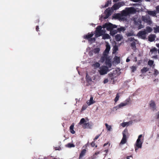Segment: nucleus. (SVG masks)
<instances>
[{"label": "nucleus", "mask_w": 159, "mask_h": 159, "mask_svg": "<svg viewBox=\"0 0 159 159\" xmlns=\"http://www.w3.org/2000/svg\"><path fill=\"white\" fill-rule=\"evenodd\" d=\"M136 11V10L134 7H126L125 10L122 11L121 14H115L113 17L116 19H121L123 18V16H127L130 14H134Z\"/></svg>", "instance_id": "f257e3e1"}, {"label": "nucleus", "mask_w": 159, "mask_h": 159, "mask_svg": "<svg viewBox=\"0 0 159 159\" xmlns=\"http://www.w3.org/2000/svg\"><path fill=\"white\" fill-rule=\"evenodd\" d=\"M132 20L133 22V28L140 30L144 27V25L142 24V21L139 16H134L132 17Z\"/></svg>", "instance_id": "f03ea898"}, {"label": "nucleus", "mask_w": 159, "mask_h": 159, "mask_svg": "<svg viewBox=\"0 0 159 159\" xmlns=\"http://www.w3.org/2000/svg\"><path fill=\"white\" fill-rule=\"evenodd\" d=\"M152 31V29L149 26H147L145 29H144L139 32L136 36L139 39L143 40L146 39L147 35L149 33H151Z\"/></svg>", "instance_id": "7ed1b4c3"}, {"label": "nucleus", "mask_w": 159, "mask_h": 159, "mask_svg": "<svg viewBox=\"0 0 159 159\" xmlns=\"http://www.w3.org/2000/svg\"><path fill=\"white\" fill-rule=\"evenodd\" d=\"M142 137V134H140L138 136V138L134 145L135 151L136 152H137L139 148H142V144L143 142V139L141 140V139Z\"/></svg>", "instance_id": "20e7f679"}, {"label": "nucleus", "mask_w": 159, "mask_h": 159, "mask_svg": "<svg viewBox=\"0 0 159 159\" xmlns=\"http://www.w3.org/2000/svg\"><path fill=\"white\" fill-rule=\"evenodd\" d=\"M130 100L129 98L126 99L124 102H121L119 105L114 107L113 109H116V110L119 108H122L126 106L129 104V102Z\"/></svg>", "instance_id": "39448f33"}, {"label": "nucleus", "mask_w": 159, "mask_h": 159, "mask_svg": "<svg viewBox=\"0 0 159 159\" xmlns=\"http://www.w3.org/2000/svg\"><path fill=\"white\" fill-rule=\"evenodd\" d=\"M99 69L98 71L101 75H103L107 74L108 71V67L106 66H102L99 67Z\"/></svg>", "instance_id": "423d86ee"}, {"label": "nucleus", "mask_w": 159, "mask_h": 159, "mask_svg": "<svg viewBox=\"0 0 159 159\" xmlns=\"http://www.w3.org/2000/svg\"><path fill=\"white\" fill-rule=\"evenodd\" d=\"M117 26L116 25H113L111 23H106L102 26L103 28H106L107 30L110 31L112 29L116 28Z\"/></svg>", "instance_id": "0eeeda50"}, {"label": "nucleus", "mask_w": 159, "mask_h": 159, "mask_svg": "<svg viewBox=\"0 0 159 159\" xmlns=\"http://www.w3.org/2000/svg\"><path fill=\"white\" fill-rule=\"evenodd\" d=\"M141 18L142 20L148 25H150L152 24V22L150 17L148 15L142 16Z\"/></svg>", "instance_id": "6e6552de"}, {"label": "nucleus", "mask_w": 159, "mask_h": 159, "mask_svg": "<svg viewBox=\"0 0 159 159\" xmlns=\"http://www.w3.org/2000/svg\"><path fill=\"white\" fill-rule=\"evenodd\" d=\"M125 5V3L124 2H120L115 3L111 7L112 10H116L119 9L121 7Z\"/></svg>", "instance_id": "1a4fd4ad"}, {"label": "nucleus", "mask_w": 159, "mask_h": 159, "mask_svg": "<svg viewBox=\"0 0 159 159\" xmlns=\"http://www.w3.org/2000/svg\"><path fill=\"white\" fill-rule=\"evenodd\" d=\"M128 41L130 43V46L132 48H135L136 43H138V40L133 37L129 38L128 39Z\"/></svg>", "instance_id": "9d476101"}, {"label": "nucleus", "mask_w": 159, "mask_h": 159, "mask_svg": "<svg viewBox=\"0 0 159 159\" xmlns=\"http://www.w3.org/2000/svg\"><path fill=\"white\" fill-rule=\"evenodd\" d=\"M127 130L125 129L122 132L123 138L120 143V145L121 146L125 143L127 142L126 133L127 132Z\"/></svg>", "instance_id": "9b49d317"}, {"label": "nucleus", "mask_w": 159, "mask_h": 159, "mask_svg": "<svg viewBox=\"0 0 159 159\" xmlns=\"http://www.w3.org/2000/svg\"><path fill=\"white\" fill-rule=\"evenodd\" d=\"M94 34L92 32L91 34L89 33L88 34L84 36V38L85 39H89V42L91 43L94 42L95 41V39L94 38H90Z\"/></svg>", "instance_id": "f8f14e48"}, {"label": "nucleus", "mask_w": 159, "mask_h": 159, "mask_svg": "<svg viewBox=\"0 0 159 159\" xmlns=\"http://www.w3.org/2000/svg\"><path fill=\"white\" fill-rule=\"evenodd\" d=\"M111 9L108 8L105 11V13L106 16H102V18H103L104 19H107L111 15Z\"/></svg>", "instance_id": "ddd939ff"}, {"label": "nucleus", "mask_w": 159, "mask_h": 159, "mask_svg": "<svg viewBox=\"0 0 159 159\" xmlns=\"http://www.w3.org/2000/svg\"><path fill=\"white\" fill-rule=\"evenodd\" d=\"M94 34L95 37L96 38L102 35L101 30V26H98L96 28Z\"/></svg>", "instance_id": "4468645a"}, {"label": "nucleus", "mask_w": 159, "mask_h": 159, "mask_svg": "<svg viewBox=\"0 0 159 159\" xmlns=\"http://www.w3.org/2000/svg\"><path fill=\"white\" fill-rule=\"evenodd\" d=\"M100 51V49L99 48H97L93 50L90 51L89 53V55L90 56H93L94 55H98Z\"/></svg>", "instance_id": "2eb2a0df"}, {"label": "nucleus", "mask_w": 159, "mask_h": 159, "mask_svg": "<svg viewBox=\"0 0 159 159\" xmlns=\"http://www.w3.org/2000/svg\"><path fill=\"white\" fill-rule=\"evenodd\" d=\"M93 125L91 122L86 123H84L82 125V127L84 129H91V128Z\"/></svg>", "instance_id": "dca6fc26"}, {"label": "nucleus", "mask_w": 159, "mask_h": 159, "mask_svg": "<svg viewBox=\"0 0 159 159\" xmlns=\"http://www.w3.org/2000/svg\"><path fill=\"white\" fill-rule=\"evenodd\" d=\"M106 49L103 52L104 54H105L107 55V54H108L110 49V46L109 44L107 43L106 45Z\"/></svg>", "instance_id": "f3484780"}, {"label": "nucleus", "mask_w": 159, "mask_h": 159, "mask_svg": "<svg viewBox=\"0 0 159 159\" xmlns=\"http://www.w3.org/2000/svg\"><path fill=\"white\" fill-rule=\"evenodd\" d=\"M95 102V101L93 100V97L91 96L90 100L87 102V104L89 106H90L92 104H93Z\"/></svg>", "instance_id": "a211bd4d"}, {"label": "nucleus", "mask_w": 159, "mask_h": 159, "mask_svg": "<svg viewBox=\"0 0 159 159\" xmlns=\"http://www.w3.org/2000/svg\"><path fill=\"white\" fill-rule=\"evenodd\" d=\"M147 12L148 15L152 16H155L156 15V11H148Z\"/></svg>", "instance_id": "6ab92c4d"}, {"label": "nucleus", "mask_w": 159, "mask_h": 159, "mask_svg": "<svg viewBox=\"0 0 159 159\" xmlns=\"http://www.w3.org/2000/svg\"><path fill=\"white\" fill-rule=\"evenodd\" d=\"M107 55L103 54V56L101 57L100 60L99 61V62L101 63H103L104 61L107 60Z\"/></svg>", "instance_id": "aec40b11"}, {"label": "nucleus", "mask_w": 159, "mask_h": 159, "mask_svg": "<svg viewBox=\"0 0 159 159\" xmlns=\"http://www.w3.org/2000/svg\"><path fill=\"white\" fill-rule=\"evenodd\" d=\"M156 36L154 34H151L148 36V40L150 42L153 41L155 40Z\"/></svg>", "instance_id": "412c9836"}, {"label": "nucleus", "mask_w": 159, "mask_h": 159, "mask_svg": "<svg viewBox=\"0 0 159 159\" xmlns=\"http://www.w3.org/2000/svg\"><path fill=\"white\" fill-rule=\"evenodd\" d=\"M100 64L99 61L98 62H94V63L92 65V66L94 67L95 69H97V68L100 67Z\"/></svg>", "instance_id": "4be33fe9"}, {"label": "nucleus", "mask_w": 159, "mask_h": 159, "mask_svg": "<svg viewBox=\"0 0 159 159\" xmlns=\"http://www.w3.org/2000/svg\"><path fill=\"white\" fill-rule=\"evenodd\" d=\"M150 107L152 110L154 111L156 109V105L155 102L153 101H151L150 103Z\"/></svg>", "instance_id": "5701e85b"}, {"label": "nucleus", "mask_w": 159, "mask_h": 159, "mask_svg": "<svg viewBox=\"0 0 159 159\" xmlns=\"http://www.w3.org/2000/svg\"><path fill=\"white\" fill-rule=\"evenodd\" d=\"M123 39V36L120 34H117L115 37V39L116 41H120Z\"/></svg>", "instance_id": "b1692460"}, {"label": "nucleus", "mask_w": 159, "mask_h": 159, "mask_svg": "<svg viewBox=\"0 0 159 159\" xmlns=\"http://www.w3.org/2000/svg\"><path fill=\"white\" fill-rule=\"evenodd\" d=\"M117 32V30H114V29H112L110 31V34L113 36L115 34H116Z\"/></svg>", "instance_id": "393cba45"}, {"label": "nucleus", "mask_w": 159, "mask_h": 159, "mask_svg": "<svg viewBox=\"0 0 159 159\" xmlns=\"http://www.w3.org/2000/svg\"><path fill=\"white\" fill-rule=\"evenodd\" d=\"M114 61L117 64L120 63V57L117 56H115L114 58Z\"/></svg>", "instance_id": "a878e982"}, {"label": "nucleus", "mask_w": 159, "mask_h": 159, "mask_svg": "<svg viewBox=\"0 0 159 159\" xmlns=\"http://www.w3.org/2000/svg\"><path fill=\"white\" fill-rule=\"evenodd\" d=\"M86 150L85 149H83L81 152L80 155V158L81 157H82L83 156H84L86 153Z\"/></svg>", "instance_id": "bb28decb"}, {"label": "nucleus", "mask_w": 159, "mask_h": 159, "mask_svg": "<svg viewBox=\"0 0 159 159\" xmlns=\"http://www.w3.org/2000/svg\"><path fill=\"white\" fill-rule=\"evenodd\" d=\"M102 35V39H109L110 38L109 35L107 34H104Z\"/></svg>", "instance_id": "cd10ccee"}, {"label": "nucleus", "mask_w": 159, "mask_h": 159, "mask_svg": "<svg viewBox=\"0 0 159 159\" xmlns=\"http://www.w3.org/2000/svg\"><path fill=\"white\" fill-rule=\"evenodd\" d=\"M106 65L108 67L110 68L111 67L112 65L111 61L109 60H106L105 62Z\"/></svg>", "instance_id": "c85d7f7f"}, {"label": "nucleus", "mask_w": 159, "mask_h": 159, "mask_svg": "<svg viewBox=\"0 0 159 159\" xmlns=\"http://www.w3.org/2000/svg\"><path fill=\"white\" fill-rule=\"evenodd\" d=\"M105 125L106 127V129L107 131H111L112 129V127L111 126L107 124H105Z\"/></svg>", "instance_id": "c756f323"}, {"label": "nucleus", "mask_w": 159, "mask_h": 159, "mask_svg": "<svg viewBox=\"0 0 159 159\" xmlns=\"http://www.w3.org/2000/svg\"><path fill=\"white\" fill-rule=\"evenodd\" d=\"M86 122L84 118H83L81 119L78 125H81L83 124V125L84 123H86Z\"/></svg>", "instance_id": "7c9ffc66"}, {"label": "nucleus", "mask_w": 159, "mask_h": 159, "mask_svg": "<svg viewBox=\"0 0 159 159\" xmlns=\"http://www.w3.org/2000/svg\"><path fill=\"white\" fill-rule=\"evenodd\" d=\"M126 35L127 36H135L134 33L133 31H131L130 32H128L126 33Z\"/></svg>", "instance_id": "2f4dec72"}, {"label": "nucleus", "mask_w": 159, "mask_h": 159, "mask_svg": "<svg viewBox=\"0 0 159 159\" xmlns=\"http://www.w3.org/2000/svg\"><path fill=\"white\" fill-rule=\"evenodd\" d=\"M66 147L69 148H71L74 147H75V145L73 144L70 143L66 145Z\"/></svg>", "instance_id": "473e14b6"}, {"label": "nucleus", "mask_w": 159, "mask_h": 159, "mask_svg": "<svg viewBox=\"0 0 159 159\" xmlns=\"http://www.w3.org/2000/svg\"><path fill=\"white\" fill-rule=\"evenodd\" d=\"M86 79L87 81L88 82H90L92 81L91 78L87 74H86Z\"/></svg>", "instance_id": "72a5a7b5"}, {"label": "nucleus", "mask_w": 159, "mask_h": 159, "mask_svg": "<svg viewBox=\"0 0 159 159\" xmlns=\"http://www.w3.org/2000/svg\"><path fill=\"white\" fill-rule=\"evenodd\" d=\"M149 69L147 67H144L141 70V72L142 73H145L148 71Z\"/></svg>", "instance_id": "f704fd0d"}, {"label": "nucleus", "mask_w": 159, "mask_h": 159, "mask_svg": "<svg viewBox=\"0 0 159 159\" xmlns=\"http://www.w3.org/2000/svg\"><path fill=\"white\" fill-rule=\"evenodd\" d=\"M154 32L155 33H157L159 32V26H156L154 27L153 28Z\"/></svg>", "instance_id": "c9c22d12"}, {"label": "nucleus", "mask_w": 159, "mask_h": 159, "mask_svg": "<svg viewBox=\"0 0 159 159\" xmlns=\"http://www.w3.org/2000/svg\"><path fill=\"white\" fill-rule=\"evenodd\" d=\"M129 122H124L121 124V125L123 127H125L126 126H128L129 125Z\"/></svg>", "instance_id": "e433bc0d"}, {"label": "nucleus", "mask_w": 159, "mask_h": 159, "mask_svg": "<svg viewBox=\"0 0 159 159\" xmlns=\"http://www.w3.org/2000/svg\"><path fill=\"white\" fill-rule=\"evenodd\" d=\"M153 63L154 61H153L149 60L148 62V65L151 67L152 66Z\"/></svg>", "instance_id": "4c0bfd02"}, {"label": "nucleus", "mask_w": 159, "mask_h": 159, "mask_svg": "<svg viewBox=\"0 0 159 159\" xmlns=\"http://www.w3.org/2000/svg\"><path fill=\"white\" fill-rule=\"evenodd\" d=\"M111 1H108L107 2V3L105 4V5L104 6H103V7H107L109 5L111 4Z\"/></svg>", "instance_id": "58836bf2"}, {"label": "nucleus", "mask_w": 159, "mask_h": 159, "mask_svg": "<svg viewBox=\"0 0 159 159\" xmlns=\"http://www.w3.org/2000/svg\"><path fill=\"white\" fill-rule=\"evenodd\" d=\"M117 30L119 32H120V31H123L125 30V27H120L119 28H118L117 29Z\"/></svg>", "instance_id": "ea45409f"}, {"label": "nucleus", "mask_w": 159, "mask_h": 159, "mask_svg": "<svg viewBox=\"0 0 159 159\" xmlns=\"http://www.w3.org/2000/svg\"><path fill=\"white\" fill-rule=\"evenodd\" d=\"M102 27L101 26V32H102V35H103V34H105V33L106 32V30H105V29H104L103 28V29H102Z\"/></svg>", "instance_id": "a19ab883"}, {"label": "nucleus", "mask_w": 159, "mask_h": 159, "mask_svg": "<svg viewBox=\"0 0 159 159\" xmlns=\"http://www.w3.org/2000/svg\"><path fill=\"white\" fill-rule=\"evenodd\" d=\"M119 95L118 94H117L116 95V96L115 98V102H116L117 101L119 100Z\"/></svg>", "instance_id": "79ce46f5"}, {"label": "nucleus", "mask_w": 159, "mask_h": 159, "mask_svg": "<svg viewBox=\"0 0 159 159\" xmlns=\"http://www.w3.org/2000/svg\"><path fill=\"white\" fill-rule=\"evenodd\" d=\"M151 52H157V49L155 48H154L150 50Z\"/></svg>", "instance_id": "37998d69"}, {"label": "nucleus", "mask_w": 159, "mask_h": 159, "mask_svg": "<svg viewBox=\"0 0 159 159\" xmlns=\"http://www.w3.org/2000/svg\"><path fill=\"white\" fill-rule=\"evenodd\" d=\"M131 69L132 70V71L133 72H134V71L136 70V67L134 66H133L131 67Z\"/></svg>", "instance_id": "c03bdc74"}, {"label": "nucleus", "mask_w": 159, "mask_h": 159, "mask_svg": "<svg viewBox=\"0 0 159 159\" xmlns=\"http://www.w3.org/2000/svg\"><path fill=\"white\" fill-rule=\"evenodd\" d=\"M154 75H157L159 74V72L158 70H157L156 69L154 70Z\"/></svg>", "instance_id": "a18cd8bd"}, {"label": "nucleus", "mask_w": 159, "mask_h": 159, "mask_svg": "<svg viewBox=\"0 0 159 159\" xmlns=\"http://www.w3.org/2000/svg\"><path fill=\"white\" fill-rule=\"evenodd\" d=\"M74 124L72 123L70 127V130L73 129L74 127Z\"/></svg>", "instance_id": "49530a36"}, {"label": "nucleus", "mask_w": 159, "mask_h": 159, "mask_svg": "<svg viewBox=\"0 0 159 159\" xmlns=\"http://www.w3.org/2000/svg\"><path fill=\"white\" fill-rule=\"evenodd\" d=\"M87 107V105L83 106L82 107V111L84 110H85Z\"/></svg>", "instance_id": "de8ad7c7"}, {"label": "nucleus", "mask_w": 159, "mask_h": 159, "mask_svg": "<svg viewBox=\"0 0 159 159\" xmlns=\"http://www.w3.org/2000/svg\"><path fill=\"white\" fill-rule=\"evenodd\" d=\"M156 12L159 13V5L157 6L156 7Z\"/></svg>", "instance_id": "09e8293b"}, {"label": "nucleus", "mask_w": 159, "mask_h": 159, "mask_svg": "<svg viewBox=\"0 0 159 159\" xmlns=\"http://www.w3.org/2000/svg\"><path fill=\"white\" fill-rule=\"evenodd\" d=\"M90 144L92 147H94L95 146V141L92 142Z\"/></svg>", "instance_id": "8fccbe9b"}, {"label": "nucleus", "mask_w": 159, "mask_h": 159, "mask_svg": "<svg viewBox=\"0 0 159 159\" xmlns=\"http://www.w3.org/2000/svg\"><path fill=\"white\" fill-rule=\"evenodd\" d=\"M113 52H116L118 50V48L116 46H115L113 48Z\"/></svg>", "instance_id": "3c124183"}, {"label": "nucleus", "mask_w": 159, "mask_h": 159, "mask_svg": "<svg viewBox=\"0 0 159 159\" xmlns=\"http://www.w3.org/2000/svg\"><path fill=\"white\" fill-rule=\"evenodd\" d=\"M100 134H99V135H97L95 137V138H94V141H95V140H96L97 139H98V138L100 136Z\"/></svg>", "instance_id": "603ef678"}, {"label": "nucleus", "mask_w": 159, "mask_h": 159, "mask_svg": "<svg viewBox=\"0 0 159 159\" xmlns=\"http://www.w3.org/2000/svg\"><path fill=\"white\" fill-rule=\"evenodd\" d=\"M108 81V80L107 79H105L103 81L104 84H106L107 83Z\"/></svg>", "instance_id": "864d4df0"}, {"label": "nucleus", "mask_w": 159, "mask_h": 159, "mask_svg": "<svg viewBox=\"0 0 159 159\" xmlns=\"http://www.w3.org/2000/svg\"><path fill=\"white\" fill-rule=\"evenodd\" d=\"M70 132L72 134H74L75 133V131L74 129L70 130Z\"/></svg>", "instance_id": "5fc2aeb1"}, {"label": "nucleus", "mask_w": 159, "mask_h": 159, "mask_svg": "<svg viewBox=\"0 0 159 159\" xmlns=\"http://www.w3.org/2000/svg\"><path fill=\"white\" fill-rule=\"evenodd\" d=\"M142 0H132V1L134 2H138L141 1Z\"/></svg>", "instance_id": "6e6d98bb"}, {"label": "nucleus", "mask_w": 159, "mask_h": 159, "mask_svg": "<svg viewBox=\"0 0 159 159\" xmlns=\"http://www.w3.org/2000/svg\"><path fill=\"white\" fill-rule=\"evenodd\" d=\"M133 5L134 6H140V4H137V3H135V4H133Z\"/></svg>", "instance_id": "4d7b16f0"}, {"label": "nucleus", "mask_w": 159, "mask_h": 159, "mask_svg": "<svg viewBox=\"0 0 159 159\" xmlns=\"http://www.w3.org/2000/svg\"><path fill=\"white\" fill-rule=\"evenodd\" d=\"M156 116H157V118L159 119V111L158 112V113L157 114V115Z\"/></svg>", "instance_id": "13d9d810"}, {"label": "nucleus", "mask_w": 159, "mask_h": 159, "mask_svg": "<svg viewBox=\"0 0 159 159\" xmlns=\"http://www.w3.org/2000/svg\"><path fill=\"white\" fill-rule=\"evenodd\" d=\"M39 26H37L36 28V30L37 31H39Z\"/></svg>", "instance_id": "bf43d9fd"}, {"label": "nucleus", "mask_w": 159, "mask_h": 159, "mask_svg": "<svg viewBox=\"0 0 159 159\" xmlns=\"http://www.w3.org/2000/svg\"><path fill=\"white\" fill-rule=\"evenodd\" d=\"M129 61H130L129 59L128 58H127L126 60V62H129Z\"/></svg>", "instance_id": "052dcab7"}, {"label": "nucleus", "mask_w": 159, "mask_h": 159, "mask_svg": "<svg viewBox=\"0 0 159 159\" xmlns=\"http://www.w3.org/2000/svg\"><path fill=\"white\" fill-rule=\"evenodd\" d=\"M108 143H105L104 144L103 146H106L108 144Z\"/></svg>", "instance_id": "680f3d73"}, {"label": "nucleus", "mask_w": 159, "mask_h": 159, "mask_svg": "<svg viewBox=\"0 0 159 159\" xmlns=\"http://www.w3.org/2000/svg\"><path fill=\"white\" fill-rule=\"evenodd\" d=\"M119 0H113V2H117L118 1H119Z\"/></svg>", "instance_id": "e2e57ef3"}, {"label": "nucleus", "mask_w": 159, "mask_h": 159, "mask_svg": "<svg viewBox=\"0 0 159 159\" xmlns=\"http://www.w3.org/2000/svg\"><path fill=\"white\" fill-rule=\"evenodd\" d=\"M132 157V156H128L127 158H126V159H129V157Z\"/></svg>", "instance_id": "0e129e2a"}, {"label": "nucleus", "mask_w": 159, "mask_h": 159, "mask_svg": "<svg viewBox=\"0 0 159 159\" xmlns=\"http://www.w3.org/2000/svg\"><path fill=\"white\" fill-rule=\"evenodd\" d=\"M156 46L157 47L159 48V43L157 44H156Z\"/></svg>", "instance_id": "69168bd1"}, {"label": "nucleus", "mask_w": 159, "mask_h": 159, "mask_svg": "<svg viewBox=\"0 0 159 159\" xmlns=\"http://www.w3.org/2000/svg\"><path fill=\"white\" fill-rule=\"evenodd\" d=\"M104 151L106 153H107L108 152V149H107V150H106Z\"/></svg>", "instance_id": "338daca9"}, {"label": "nucleus", "mask_w": 159, "mask_h": 159, "mask_svg": "<svg viewBox=\"0 0 159 159\" xmlns=\"http://www.w3.org/2000/svg\"><path fill=\"white\" fill-rule=\"evenodd\" d=\"M89 144V142H88V143L85 145L86 146H87Z\"/></svg>", "instance_id": "774afa93"}]
</instances>
